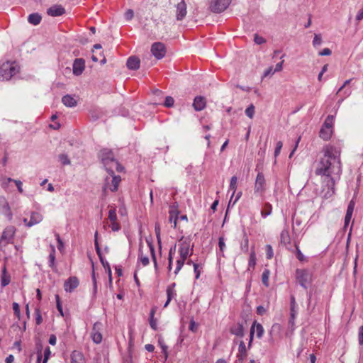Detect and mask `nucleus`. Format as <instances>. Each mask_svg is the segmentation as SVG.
<instances>
[{"label":"nucleus","instance_id":"obj_29","mask_svg":"<svg viewBox=\"0 0 363 363\" xmlns=\"http://www.w3.org/2000/svg\"><path fill=\"white\" fill-rule=\"evenodd\" d=\"M10 282V277L9 276L6 275V268L4 267L2 270V277H1V286H7Z\"/></svg>","mask_w":363,"mask_h":363},{"label":"nucleus","instance_id":"obj_14","mask_svg":"<svg viewBox=\"0 0 363 363\" xmlns=\"http://www.w3.org/2000/svg\"><path fill=\"white\" fill-rule=\"evenodd\" d=\"M140 60L137 56H130L126 62L127 67L130 70H137L140 68Z\"/></svg>","mask_w":363,"mask_h":363},{"label":"nucleus","instance_id":"obj_12","mask_svg":"<svg viewBox=\"0 0 363 363\" xmlns=\"http://www.w3.org/2000/svg\"><path fill=\"white\" fill-rule=\"evenodd\" d=\"M15 231L16 229L13 226H9L6 228L1 235L0 242L4 241L6 243L9 242L13 238Z\"/></svg>","mask_w":363,"mask_h":363},{"label":"nucleus","instance_id":"obj_48","mask_svg":"<svg viewBox=\"0 0 363 363\" xmlns=\"http://www.w3.org/2000/svg\"><path fill=\"white\" fill-rule=\"evenodd\" d=\"M139 257L143 265L146 266L149 264V258L147 256H143L141 250H140Z\"/></svg>","mask_w":363,"mask_h":363},{"label":"nucleus","instance_id":"obj_47","mask_svg":"<svg viewBox=\"0 0 363 363\" xmlns=\"http://www.w3.org/2000/svg\"><path fill=\"white\" fill-rule=\"evenodd\" d=\"M174 103V100L172 96H167L165 98L164 105L166 107H172V106H173Z\"/></svg>","mask_w":363,"mask_h":363},{"label":"nucleus","instance_id":"obj_36","mask_svg":"<svg viewBox=\"0 0 363 363\" xmlns=\"http://www.w3.org/2000/svg\"><path fill=\"white\" fill-rule=\"evenodd\" d=\"M159 345H160V347L162 348V353L164 355V359H167V357H168V354H167L168 347L164 344L163 340H162L161 338L159 339Z\"/></svg>","mask_w":363,"mask_h":363},{"label":"nucleus","instance_id":"obj_58","mask_svg":"<svg viewBox=\"0 0 363 363\" xmlns=\"http://www.w3.org/2000/svg\"><path fill=\"white\" fill-rule=\"evenodd\" d=\"M134 16V12L132 9H128L125 13V18L126 20L130 21L131 20Z\"/></svg>","mask_w":363,"mask_h":363},{"label":"nucleus","instance_id":"obj_31","mask_svg":"<svg viewBox=\"0 0 363 363\" xmlns=\"http://www.w3.org/2000/svg\"><path fill=\"white\" fill-rule=\"evenodd\" d=\"M280 331H281L280 325L276 323L272 325L269 333L272 337H274V336H277V335H279Z\"/></svg>","mask_w":363,"mask_h":363},{"label":"nucleus","instance_id":"obj_49","mask_svg":"<svg viewBox=\"0 0 363 363\" xmlns=\"http://www.w3.org/2000/svg\"><path fill=\"white\" fill-rule=\"evenodd\" d=\"M55 255H53V253H50V255H49V266L51 268H52L53 269H55Z\"/></svg>","mask_w":363,"mask_h":363},{"label":"nucleus","instance_id":"obj_8","mask_svg":"<svg viewBox=\"0 0 363 363\" xmlns=\"http://www.w3.org/2000/svg\"><path fill=\"white\" fill-rule=\"evenodd\" d=\"M179 255L180 258L186 259L193 253V247L190 249V244L189 242L184 240L179 245Z\"/></svg>","mask_w":363,"mask_h":363},{"label":"nucleus","instance_id":"obj_51","mask_svg":"<svg viewBox=\"0 0 363 363\" xmlns=\"http://www.w3.org/2000/svg\"><path fill=\"white\" fill-rule=\"evenodd\" d=\"M282 146H283V144H282L281 141H279L277 143L276 148L274 150V157H277L279 155Z\"/></svg>","mask_w":363,"mask_h":363},{"label":"nucleus","instance_id":"obj_2","mask_svg":"<svg viewBox=\"0 0 363 363\" xmlns=\"http://www.w3.org/2000/svg\"><path fill=\"white\" fill-rule=\"evenodd\" d=\"M100 157L101 162L108 174L111 176L114 173V170L121 172L123 167L114 158L113 152L108 149H103L100 152Z\"/></svg>","mask_w":363,"mask_h":363},{"label":"nucleus","instance_id":"obj_37","mask_svg":"<svg viewBox=\"0 0 363 363\" xmlns=\"http://www.w3.org/2000/svg\"><path fill=\"white\" fill-rule=\"evenodd\" d=\"M148 246H149V248H150V252H151V256H152V260L154 262L155 267L157 268V261H156V257H155V252L154 246L150 242H148Z\"/></svg>","mask_w":363,"mask_h":363},{"label":"nucleus","instance_id":"obj_10","mask_svg":"<svg viewBox=\"0 0 363 363\" xmlns=\"http://www.w3.org/2000/svg\"><path fill=\"white\" fill-rule=\"evenodd\" d=\"M256 331L257 337H261L264 333L263 327L261 324L257 323L256 322H254L252 324L251 328H250V342L248 344V347L251 346L252 340H253V335L255 332Z\"/></svg>","mask_w":363,"mask_h":363},{"label":"nucleus","instance_id":"obj_5","mask_svg":"<svg viewBox=\"0 0 363 363\" xmlns=\"http://www.w3.org/2000/svg\"><path fill=\"white\" fill-rule=\"evenodd\" d=\"M296 277L297 281L304 289H307L308 284L311 281V274L306 269H296Z\"/></svg>","mask_w":363,"mask_h":363},{"label":"nucleus","instance_id":"obj_40","mask_svg":"<svg viewBox=\"0 0 363 363\" xmlns=\"http://www.w3.org/2000/svg\"><path fill=\"white\" fill-rule=\"evenodd\" d=\"M108 219L111 222H115L117 220L116 211L115 208H111L108 212Z\"/></svg>","mask_w":363,"mask_h":363},{"label":"nucleus","instance_id":"obj_24","mask_svg":"<svg viewBox=\"0 0 363 363\" xmlns=\"http://www.w3.org/2000/svg\"><path fill=\"white\" fill-rule=\"evenodd\" d=\"M0 211L1 213L4 214L8 219L10 220L12 219V213L9 203L4 201L1 206H0Z\"/></svg>","mask_w":363,"mask_h":363},{"label":"nucleus","instance_id":"obj_60","mask_svg":"<svg viewBox=\"0 0 363 363\" xmlns=\"http://www.w3.org/2000/svg\"><path fill=\"white\" fill-rule=\"evenodd\" d=\"M296 314L295 308H291V318L289 320V324L291 325H294V319Z\"/></svg>","mask_w":363,"mask_h":363},{"label":"nucleus","instance_id":"obj_63","mask_svg":"<svg viewBox=\"0 0 363 363\" xmlns=\"http://www.w3.org/2000/svg\"><path fill=\"white\" fill-rule=\"evenodd\" d=\"M218 245H219L220 250L221 252H223L224 248L225 247V242H224V238L223 237H220L219 238Z\"/></svg>","mask_w":363,"mask_h":363},{"label":"nucleus","instance_id":"obj_35","mask_svg":"<svg viewBox=\"0 0 363 363\" xmlns=\"http://www.w3.org/2000/svg\"><path fill=\"white\" fill-rule=\"evenodd\" d=\"M91 337L93 341L96 344H99L102 341V335L101 333H91Z\"/></svg>","mask_w":363,"mask_h":363},{"label":"nucleus","instance_id":"obj_44","mask_svg":"<svg viewBox=\"0 0 363 363\" xmlns=\"http://www.w3.org/2000/svg\"><path fill=\"white\" fill-rule=\"evenodd\" d=\"M321 43H322L321 35L320 34H315L314 38L313 40V45L314 47H316L318 45H320Z\"/></svg>","mask_w":363,"mask_h":363},{"label":"nucleus","instance_id":"obj_15","mask_svg":"<svg viewBox=\"0 0 363 363\" xmlns=\"http://www.w3.org/2000/svg\"><path fill=\"white\" fill-rule=\"evenodd\" d=\"M65 13V10L61 5H54L47 11V13L50 16H60Z\"/></svg>","mask_w":363,"mask_h":363},{"label":"nucleus","instance_id":"obj_61","mask_svg":"<svg viewBox=\"0 0 363 363\" xmlns=\"http://www.w3.org/2000/svg\"><path fill=\"white\" fill-rule=\"evenodd\" d=\"M55 236H56V239H57V241L58 242V246H57V248L59 250H62V249L64 247V244H63V242L62 240H61L59 234L56 233L55 234Z\"/></svg>","mask_w":363,"mask_h":363},{"label":"nucleus","instance_id":"obj_55","mask_svg":"<svg viewBox=\"0 0 363 363\" xmlns=\"http://www.w3.org/2000/svg\"><path fill=\"white\" fill-rule=\"evenodd\" d=\"M51 354V352H50V347H47L44 351V359H43V363H47L49 357H50V355Z\"/></svg>","mask_w":363,"mask_h":363},{"label":"nucleus","instance_id":"obj_46","mask_svg":"<svg viewBox=\"0 0 363 363\" xmlns=\"http://www.w3.org/2000/svg\"><path fill=\"white\" fill-rule=\"evenodd\" d=\"M155 234L157 240V242L159 244L160 248H161V238H160V225L156 224L155 225Z\"/></svg>","mask_w":363,"mask_h":363},{"label":"nucleus","instance_id":"obj_62","mask_svg":"<svg viewBox=\"0 0 363 363\" xmlns=\"http://www.w3.org/2000/svg\"><path fill=\"white\" fill-rule=\"evenodd\" d=\"M274 73H275V72H274V70H273L272 67H269L264 72L263 77H268L269 75H273Z\"/></svg>","mask_w":363,"mask_h":363},{"label":"nucleus","instance_id":"obj_33","mask_svg":"<svg viewBox=\"0 0 363 363\" xmlns=\"http://www.w3.org/2000/svg\"><path fill=\"white\" fill-rule=\"evenodd\" d=\"M333 116H328L323 126L322 127H324V128H326L328 129H330V130H332V126H333Z\"/></svg>","mask_w":363,"mask_h":363},{"label":"nucleus","instance_id":"obj_1","mask_svg":"<svg viewBox=\"0 0 363 363\" xmlns=\"http://www.w3.org/2000/svg\"><path fill=\"white\" fill-rule=\"evenodd\" d=\"M315 173L321 176L323 189L320 194L325 199L330 198L335 193V177L339 178L342 173L340 150L333 146H327Z\"/></svg>","mask_w":363,"mask_h":363},{"label":"nucleus","instance_id":"obj_21","mask_svg":"<svg viewBox=\"0 0 363 363\" xmlns=\"http://www.w3.org/2000/svg\"><path fill=\"white\" fill-rule=\"evenodd\" d=\"M354 205L355 203L353 200L350 201V202L348 204L347 213L345 217V227H346L350 222L354 211Z\"/></svg>","mask_w":363,"mask_h":363},{"label":"nucleus","instance_id":"obj_26","mask_svg":"<svg viewBox=\"0 0 363 363\" xmlns=\"http://www.w3.org/2000/svg\"><path fill=\"white\" fill-rule=\"evenodd\" d=\"M239 353L238 357L239 360L242 361L243 359L247 356V351L245 344L243 341H240L238 348Z\"/></svg>","mask_w":363,"mask_h":363},{"label":"nucleus","instance_id":"obj_39","mask_svg":"<svg viewBox=\"0 0 363 363\" xmlns=\"http://www.w3.org/2000/svg\"><path fill=\"white\" fill-rule=\"evenodd\" d=\"M185 261H186V259H182V258H180L179 259H178L177 261V267L174 270L175 274H178V272L181 270V269L182 268V267L184 264Z\"/></svg>","mask_w":363,"mask_h":363},{"label":"nucleus","instance_id":"obj_38","mask_svg":"<svg viewBox=\"0 0 363 363\" xmlns=\"http://www.w3.org/2000/svg\"><path fill=\"white\" fill-rule=\"evenodd\" d=\"M245 113L250 118H253L255 115V106L253 104H251L246 108Z\"/></svg>","mask_w":363,"mask_h":363},{"label":"nucleus","instance_id":"obj_6","mask_svg":"<svg viewBox=\"0 0 363 363\" xmlns=\"http://www.w3.org/2000/svg\"><path fill=\"white\" fill-rule=\"evenodd\" d=\"M232 0H211V10L214 13L224 11L230 4Z\"/></svg>","mask_w":363,"mask_h":363},{"label":"nucleus","instance_id":"obj_27","mask_svg":"<svg viewBox=\"0 0 363 363\" xmlns=\"http://www.w3.org/2000/svg\"><path fill=\"white\" fill-rule=\"evenodd\" d=\"M332 134V130L328 129L326 128L322 127L320 128L319 135L324 140H328L330 138Z\"/></svg>","mask_w":363,"mask_h":363},{"label":"nucleus","instance_id":"obj_17","mask_svg":"<svg viewBox=\"0 0 363 363\" xmlns=\"http://www.w3.org/2000/svg\"><path fill=\"white\" fill-rule=\"evenodd\" d=\"M230 333L238 337H242L244 336V327L242 323H238L233 325L230 328Z\"/></svg>","mask_w":363,"mask_h":363},{"label":"nucleus","instance_id":"obj_59","mask_svg":"<svg viewBox=\"0 0 363 363\" xmlns=\"http://www.w3.org/2000/svg\"><path fill=\"white\" fill-rule=\"evenodd\" d=\"M176 245H174V246L173 247H171L169 251V256H168V261H170V264H172L173 262V253L175 251V249H176Z\"/></svg>","mask_w":363,"mask_h":363},{"label":"nucleus","instance_id":"obj_43","mask_svg":"<svg viewBox=\"0 0 363 363\" xmlns=\"http://www.w3.org/2000/svg\"><path fill=\"white\" fill-rule=\"evenodd\" d=\"M254 41L257 45H262L266 43V40L258 34L254 35Z\"/></svg>","mask_w":363,"mask_h":363},{"label":"nucleus","instance_id":"obj_56","mask_svg":"<svg viewBox=\"0 0 363 363\" xmlns=\"http://www.w3.org/2000/svg\"><path fill=\"white\" fill-rule=\"evenodd\" d=\"M13 310L14 311V314L18 317L19 318L20 317V307H19V305L14 302L13 303Z\"/></svg>","mask_w":363,"mask_h":363},{"label":"nucleus","instance_id":"obj_34","mask_svg":"<svg viewBox=\"0 0 363 363\" xmlns=\"http://www.w3.org/2000/svg\"><path fill=\"white\" fill-rule=\"evenodd\" d=\"M59 160L63 165H69L71 164L70 160L66 154H60L59 155Z\"/></svg>","mask_w":363,"mask_h":363},{"label":"nucleus","instance_id":"obj_41","mask_svg":"<svg viewBox=\"0 0 363 363\" xmlns=\"http://www.w3.org/2000/svg\"><path fill=\"white\" fill-rule=\"evenodd\" d=\"M97 236H98V232L96 231L94 235V237H95L94 245H95L96 253L99 257H101L102 255H101V249H100V247H99V245L98 242Z\"/></svg>","mask_w":363,"mask_h":363},{"label":"nucleus","instance_id":"obj_9","mask_svg":"<svg viewBox=\"0 0 363 363\" xmlns=\"http://www.w3.org/2000/svg\"><path fill=\"white\" fill-rule=\"evenodd\" d=\"M187 13L186 4L184 0H182L176 5L175 16L177 21H182Z\"/></svg>","mask_w":363,"mask_h":363},{"label":"nucleus","instance_id":"obj_25","mask_svg":"<svg viewBox=\"0 0 363 363\" xmlns=\"http://www.w3.org/2000/svg\"><path fill=\"white\" fill-rule=\"evenodd\" d=\"M42 18L38 13H31L28 16V21L30 24L38 25L40 23Z\"/></svg>","mask_w":363,"mask_h":363},{"label":"nucleus","instance_id":"obj_19","mask_svg":"<svg viewBox=\"0 0 363 363\" xmlns=\"http://www.w3.org/2000/svg\"><path fill=\"white\" fill-rule=\"evenodd\" d=\"M71 363H86L84 354L77 350H74L71 354Z\"/></svg>","mask_w":363,"mask_h":363},{"label":"nucleus","instance_id":"obj_30","mask_svg":"<svg viewBox=\"0 0 363 363\" xmlns=\"http://www.w3.org/2000/svg\"><path fill=\"white\" fill-rule=\"evenodd\" d=\"M270 275V271L265 269L262 274V281L265 286H269V277Z\"/></svg>","mask_w":363,"mask_h":363},{"label":"nucleus","instance_id":"obj_22","mask_svg":"<svg viewBox=\"0 0 363 363\" xmlns=\"http://www.w3.org/2000/svg\"><path fill=\"white\" fill-rule=\"evenodd\" d=\"M62 104L67 107H74L77 106V101L71 95L67 94L62 99Z\"/></svg>","mask_w":363,"mask_h":363},{"label":"nucleus","instance_id":"obj_54","mask_svg":"<svg viewBox=\"0 0 363 363\" xmlns=\"http://www.w3.org/2000/svg\"><path fill=\"white\" fill-rule=\"evenodd\" d=\"M256 264V258L255 252H252L250 254V257L249 260V266L254 267Z\"/></svg>","mask_w":363,"mask_h":363},{"label":"nucleus","instance_id":"obj_13","mask_svg":"<svg viewBox=\"0 0 363 363\" xmlns=\"http://www.w3.org/2000/svg\"><path fill=\"white\" fill-rule=\"evenodd\" d=\"M79 286V280L76 277H69L64 284L65 290L72 292Z\"/></svg>","mask_w":363,"mask_h":363},{"label":"nucleus","instance_id":"obj_20","mask_svg":"<svg viewBox=\"0 0 363 363\" xmlns=\"http://www.w3.org/2000/svg\"><path fill=\"white\" fill-rule=\"evenodd\" d=\"M194 109L197 111L203 110L206 107V99L203 96L195 97L193 103Z\"/></svg>","mask_w":363,"mask_h":363},{"label":"nucleus","instance_id":"obj_42","mask_svg":"<svg viewBox=\"0 0 363 363\" xmlns=\"http://www.w3.org/2000/svg\"><path fill=\"white\" fill-rule=\"evenodd\" d=\"M248 243H249L248 238L246 236V234L245 233L244 242L241 244V250L245 252H247L248 251Z\"/></svg>","mask_w":363,"mask_h":363},{"label":"nucleus","instance_id":"obj_28","mask_svg":"<svg viewBox=\"0 0 363 363\" xmlns=\"http://www.w3.org/2000/svg\"><path fill=\"white\" fill-rule=\"evenodd\" d=\"M272 206L269 203H265L263 209L261 211V215L263 218H266L272 213Z\"/></svg>","mask_w":363,"mask_h":363},{"label":"nucleus","instance_id":"obj_52","mask_svg":"<svg viewBox=\"0 0 363 363\" xmlns=\"http://www.w3.org/2000/svg\"><path fill=\"white\" fill-rule=\"evenodd\" d=\"M266 254L267 259H272L273 257V249L270 245L266 246Z\"/></svg>","mask_w":363,"mask_h":363},{"label":"nucleus","instance_id":"obj_53","mask_svg":"<svg viewBox=\"0 0 363 363\" xmlns=\"http://www.w3.org/2000/svg\"><path fill=\"white\" fill-rule=\"evenodd\" d=\"M296 257L297 259L301 261V262H304L306 260L305 256L302 254V252H301V250L298 249V247H296Z\"/></svg>","mask_w":363,"mask_h":363},{"label":"nucleus","instance_id":"obj_64","mask_svg":"<svg viewBox=\"0 0 363 363\" xmlns=\"http://www.w3.org/2000/svg\"><path fill=\"white\" fill-rule=\"evenodd\" d=\"M332 53L331 50L329 48H324L322 51H320L318 54L320 56H328Z\"/></svg>","mask_w":363,"mask_h":363},{"label":"nucleus","instance_id":"obj_18","mask_svg":"<svg viewBox=\"0 0 363 363\" xmlns=\"http://www.w3.org/2000/svg\"><path fill=\"white\" fill-rule=\"evenodd\" d=\"M43 219V216L38 212L33 211L30 213V220L27 223L28 227H31L34 225L40 223Z\"/></svg>","mask_w":363,"mask_h":363},{"label":"nucleus","instance_id":"obj_23","mask_svg":"<svg viewBox=\"0 0 363 363\" xmlns=\"http://www.w3.org/2000/svg\"><path fill=\"white\" fill-rule=\"evenodd\" d=\"M177 206H171L169 210V221L174 222V228L177 227V220L178 218V211H177Z\"/></svg>","mask_w":363,"mask_h":363},{"label":"nucleus","instance_id":"obj_11","mask_svg":"<svg viewBox=\"0 0 363 363\" xmlns=\"http://www.w3.org/2000/svg\"><path fill=\"white\" fill-rule=\"evenodd\" d=\"M85 68V60L82 58H77L73 63V74L79 76L82 74Z\"/></svg>","mask_w":363,"mask_h":363},{"label":"nucleus","instance_id":"obj_4","mask_svg":"<svg viewBox=\"0 0 363 363\" xmlns=\"http://www.w3.org/2000/svg\"><path fill=\"white\" fill-rule=\"evenodd\" d=\"M109 174V177L105 178V182L103 186V192L106 194V190L109 189L111 191H116L118 189V184L121 182V177L115 176L114 173L112 176Z\"/></svg>","mask_w":363,"mask_h":363},{"label":"nucleus","instance_id":"obj_3","mask_svg":"<svg viewBox=\"0 0 363 363\" xmlns=\"http://www.w3.org/2000/svg\"><path fill=\"white\" fill-rule=\"evenodd\" d=\"M18 72V67L15 62H6L0 66V79L9 80Z\"/></svg>","mask_w":363,"mask_h":363},{"label":"nucleus","instance_id":"obj_57","mask_svg":"<svg viewBox=\"0 0 363 363\" xmlns=\"http://www.w3.org/2000/svg\"><path fill=\"white\" fill-rule=\"evenodd\" d=\"M358 339H359V344L360 345H363V325L360 326L359 328Z\"/></svg>","mask_w":363,"mask_h":363},{"label":"nucleus","instance_id":"obj_45","mask_svg":"<svg viewBox=\"0 0 363 363\" xmlns=\"http://www.w3.org/2000/svg\"><path fill=\"white\" fill-rule=\"evenodd\" d=\"M35 322L37 325H40L43 322V318L40 314V311L39 308L35 309Z\"/></svg>","mask_w":363,"mask_h":363},{"label":"nucleus","instance_id":"obj_32","mask_svg":"<svg viewBox=\"0 0 363 363\" xmlns=\"http://www.w3.org/2000/svg\"><path fill=\"white\" fill-rule=\"evenodd\" d=\"M237 180H238V178L236 176H233L231 177L230 183V189L233 190L232 197L234 196V194L236 191Z\"/></svg>","mask_w":363,"mask_h":363},{"label":"nucleus","instance_id":"obj_50","mask_svg":"<svg viewBox=\"0 0 363 363\" xmlns=\"http://www.w3.org/2000/svg\"><path fill=\"white\" fill-rule=\"evenodd\" d=\"M101 328H102V323L100 322H96L93 325L91 333H96V332L101 333L100 331L101 330Z\"/></svg>","mask_w":363,"mask_h":363},{"label":"nucleus","instance_id":"obj_16","mask_svg":"<svg viewBox=\"0 0 363 363\" xmlns=\"http://www.w3.org/2000/svg\"><path fill=\"white\" fill-rule=\"evenodd\" d=\"M265 179L264 174L262 172H259L257 175L255 190V191H262L264 189Z\"/></svg>","mask_w":363,"mask_h":363},{"label":"nucleus","instance_id":"obj_7","mask_svg":"<svg viewBox=\"0 0 363 363\" xmlns=\"http://www.w3.org/2000/svg\"><path fill=\"white\" fill-rule=\"evenodd\" d=\"M151 52L157 60L163 58L166 54L164 45L160 42L154 43L151 47Z\"/></svg>","mask_w":363,"mask_h":363}]
</instances>
